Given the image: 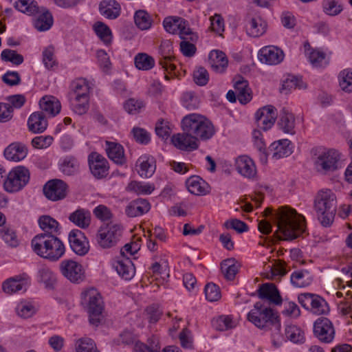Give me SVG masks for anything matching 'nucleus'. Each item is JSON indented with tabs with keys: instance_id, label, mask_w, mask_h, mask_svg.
<instances>
[{
	"instance_id": "1",
	"label": "nucleus",
	"mask_w": 352,
	"mask_h": 352,
	"mask_svg": "<svg viewBox=\"0 0 352 352\" xmlns=\"http://www.w3.org/2000/svg\"><path fill=\"white\" fill-rule=\"evenodd\" d=\"M265 216H272L277 226L275 232L279 239L291 241L305 232V219L297 212L287 206L280 207L275 213L270 208L264 211Z\"/></svg>"
},
{
	"instance_id": "2",
	"label": "nucleus",
	"mask_w": 352,
	"mask_h": 352,
	"mask_svg": "<svg viewBox=\"0 0 352 352\" xmlns=\"http://www.w3.org/2000/svg\"><path fill=\"white\" fill-rule=\"evenodd\" d=\"M34 253L50 261H57L65 254V248L62 241L54 235L38 234L31 241Z\"/></svg>"
},
{
	"instance_id": "3",
	"label": "nucleus",
	"mask_w": 352,
	"mask_h": 352,
	"mask_svg": "<svg viewBox=\"0 0 352 352\" xmlns=\"http://www.w3.org/2000/svg\"><path fill=\"white\" fill-rule=\"evenodd\" d=\"M183 131L192 134L198 142L208 140L214 134V128L212 122L204 116L197 113H190L183 118L182 122Z\"/></svg>"
},
{
	"instance_id": "4",
	"label": "nucleus",
	"mask_w": 352,
	"mask_h": 352,
	"mask_svg": "<svg viewBox=\"0 0 352 352\" xmlns=\"http://www.w3.org/2000/svg\"><path fill=\"white\" fill-rule=\"evenodd\" d=\"M318 219L324 227H329L333 223L337 210L336 195L330 190L318 192L314 203Z\"/></svg>"
},
{
	"instance_id": "5",
	"label": "nucleus",
	"mask_w": 352,
	"mask_h": 352,
	"mask_svg": "<svg viewBox=\"0 0 352 352\" xmlns=\"http://www.w3.org/2000/svg\"><path fill=\"white\" fill-rule=\"evenodd\" d=\"M248 319L259 329L272 330L274 327L278 331L280 327V319L277 313L264 306L261 302L254 304V308L248 314Z\"/></svg>"
},
{
	"instance_id": "6",
	"label": "nucleus",
	"mask_w": 352,
	"mask_h": 352,
	"mask_svg": "<svg viewBox=\"0 0 352 352\" xmlns=\"http://www.w3.org/2000/svg\"><path fill=\"white\" fill-rule=\"evenodd\" d=\"M81 304L89 314L90 323L98 327L101 322L103 302L100 293L95 288H89L81 294Z\"/></svg>"
},
{
	"instance_id": "7",
	"label": "nucleus",
	"mask_w": 352,
	"mask_h": 352,
	"mask_svg": "<svg viewBox=\"0 0 352 352\" xmlns=\"http://www.w3.org/2000/svg\"><path fill=\"white\" fill-rule=\"evenodd\" d=\"M122 231V227L119 223H104L100 227L96 235L97 244L103 249L116 246L121 239Z\"/></svg>"
},
{
	"instance_id": "8",
	"label": "nucleus",
	"mask_w": 352,
	"mask_h": 352,
	"mask_svg": "<svg viewBox=\"0 0 352 352\" xmlns=\"http://www.w3.org/2000/svg\"><path fill=\"white\" fill-rule=\"evenodd\" d=\"M89 87L84 80H79L73 84V91L70 93L71 105L73 111L83 115L89 109Z\"/></svg>"
},
{
	"instance_id": "9",
	"label": "nucleus",
	"mask_w": 352,
	"mask_h": 352,
	"mask_svg": "<svg viewBox=\"0 0 352 352\" xmlns=\"http://www.w3.org/2000/svg\"><path fill=\"white\" fill-rule=\"evenodd\" d=\"M30 180V172L23 166L12 169L8 175L3 186L8 192H16L23 188Z\"/></svg>"
},
{
	"instance_id": "10",
	"label": "nucleus",
	"mask_w": 352,
	"mask_h": 352,
	"mask_svg": "<svg viewBox=\"0 0 352 352\" xmlns=\"http://www.w3.org/2000/svg\"><path fill=\"white\" fill-rule=\"evenodd\" d=\"M298 302L302 307L316 315H325L329 312V307L326 300L319 295L303 293L298 297Z\"/></svg>"
},
{
	"instance_id": "11",
	"label": "nucleus",
	"mask_w": 352,
	"mask_h": 352,
	"mask_svg": "<svg viewBox=\"0 0 352 352\" xmlns=\"http://www.w3.org/2000/svg\"><path fill=\"white\" fill-rule=\"evenodd\" d=\"M339 153L335 150L322 151L316 157L314 165L318 172L327 174L338 168Z\"/></svg>"
},
{
	"instance_id": "12",
	"label": "nucleus",
	"mask_w": 352,
	"mask_h": 352,
	"mask_svg": "<svg viewBox=\"0 0 352 352\" xmlns=\"http://www.w3.org/2000/svg\"><path fill=\"white\" fill-rule=\"evenodd\" d=\"M43 193L49 200L56 201L65 199L68 192V186L63 180L54 179L43 186Z\"/></svg>"
},
{
	"instance_id": "13",
	"label": "nucleus",
	"mask_w": 352,
	"mask_h": 352,
	"mask_svg": "<svg viewBox=\"0 0 352 352\" xmlns=\"http://www.w3.org/2000/svg\"><path fill=\"white\" fill-rule=\"evenodd\" d=\"M314 333L322 342H331L335 336V329L332 322L324 317L318 318L314 324Z\"/></svg>"
},
{
	"instance_id": "14",
	"label": "nucleus",
	"mask_w": 352,
	"mask_h": 352,
	"mask_svg": "<svg viewBox=\"0 0 352 352\" xmlns=\"http://www.w3.org/2000/svg\"><path fill=\"white\" fill-rule=\"evenodd\" d=\"M62 274L74 283H79L84 280L82 266L73 260H64L60 264Z\"/></svg>"
},
{
	"instance_id": "15",
	"label": "nucleus",
	"mask_w": 352,
	"mask_h": 352,
	"mask_svg": "<svg viewBox=\"0 0 352 352\" xmlns=\"http://www.w3.org/2000/svg\"><path fill=\"white\" fill-rule=\"evenodd\" d=\"M276 117V109L272 105L260 108L255 113L257 126L263 131H267L273 126Z\"/></svg>"
},
{
	"instance_id": "16",
	"label": "nucleus",
	"mask_w": 352,
	"mask_h": 352,
	"mask_svg": "<svg viewBox=\"0 0 352 352\" xmlns=\"http://www.w3.org/2000/svg\"><path fill=\"white\" fill-rule=\"evenodd\" d=\"M72 250L79 256H84L89 250L88 239L85 234L80 230H72L68 236Z\"/></svg>"
},
{
	"instance_id": "17",
	"label": "nucleus",
	"mask_w": 352,
	"mask_h": 352,
	"mask_svg": "<svg viewBox=\"0 0 352 352\" xmlns=\"http://www.w3.org/2000/svg\"><path fill=\"white\" fill-rule=\"evenodd\" d=\"M89 168L92 175L97 179L105 177L109 173V163L101 155L94 152L88 157Z\"/></svg>"
},
{
	"instance_id": "18",
	"label": "nucleus",
	"mask_w": 352,
	"mask_h": 352,
	"mask_svg": "<svg viewBox=\"0 0 352 352\" xmlns=\"http://www.w3.org/2000/svg\"><path fill=\"white\" fill-rule=\"evenodd\" d=\"M171 142L177 148L184 151H192L199 147V143L192 134H189L186 131L173 135Z\"/></svg>"
},
{
	"instance_id": "19",
	"label": "nucleus",
	"mask_w": 352,
	"mask_h": 352,
	"mask_svg": "<svg viewBox=\"0 0 352 352\" xmlns=\"http://www.w3.org/2000/svg\"><path fill=\"white\" fill-rule=\"evenodd\" d=\"M159 53L161 56L159 59V63L162 68L166 71H173L175 69L176 66L173 63L175 60V56L173 54V47L170 41L166 40L161 43Z\"/></svg>"
},
{
	"instance_id": "20",
	"label": "nucleus",
	"mask_w": 352,
	"mask_h": 352,
	"mask_svg": "<svg viewBox=\"0 0 352 352\" xmlns=\"http://www.w3.org/2000/svg\"><path fill=\"white\" fill-rule=\"evenodd\" d=\"M258 58L262 63L267 65H277L283 61L284 53L276 47L266 46L259 51Z\"/></svg>"
},
{
	"instance_id": "21",
	"label": "nucleus",
	"mask_w": 352,
	"mask_h": 352,
	"mask_svg": "<svg viewBox=\"0 0 352 352\" xmlns=\"http://www.w3.org/2000/svg\"><path fill=\"white\" fill-rule=\"evenodd\" d=\"M291 142L287 139L280 140L273 142L267 149V156L271 155L274 160H279L290 155L292 148Z\"/></svg>"
},
{
	"instance_id": "22",
	"label": "nucleus",
	"mask_w": 352,
	"mask_h": 352,
	"mask_svg": "<svg viewBox=\"0 0 352 352\" xmlns=\"http://www.w3.org/2000/svg\"><path fill=\"white\" fill-rule=\"evenodd\" d=\"M235 167L237 172L247 178H253L256 174L254 162L247 155H241L236 159Z\"/></svg>"
},
{
	"instance_id": "23",
	"label": "nucleus",
	"mask_w": 352,
	"mask_h": 352,
	"mask_svg": "<svg viewBox=\"0 0 352 352\" xmlns=\"http://www.w3.org/2000/svg\"><path fill=\"white\" fill-rule=\"evenodd\" d=\"M248 34L252 37L263 35L267 29V23L258 15L249 16L246 21Z\"/></svg>"
},
{
	"instance_id": "24",
	"label": "nucleus",
	"mask_w": 352,
	"mask_h": 352,
	"mask_svg": "<svg viewBox=\"0 0 352 352\" xmlns=\"http://www.w3.org/2000/svg\"><path fill=\"white\" fill-rule=\"evenodd\" d=\"M113 267L118 274L125 280H131L135 275V267L129 257L123 256L115 261Z\"/></svg>"
},
{
	"instance_id": "25",
	"label": "nucleus",
	"mask_w": 352,
	"mask_h": 352,
	"mask_svg": "<svg viewBox=\"0 0 352 352\" xmlns=\"http://www.w3.org/2000/svg\"><path fill=\"white\" fill-rule=\"evenodd\" d=\"M234 88L240 103L245 104L252 100V92L248 82L243 77L239 76L234 79Z\"/></svg>"
},
{
	"instance_id": "26",
	"label": "nucleus",
	"mask_w": 352,
	"mask_h": 352,
	"mask_svg": "<svg viewBox=\"0 0 352 352\" xmlns=\"http://www.w3.org/2000/svg\"><path fill=\"white\" fill-rule=\"evenodd\" d=\"M28 151V148L24 144L15 142L5 149L4 156L8 160L19 162L27 156Z\"/></svg>"
},
{
	"instance_id": "27",
	"label": "nucleus",
	"mask_w": 352,
	"mask_h": 352,
	"mask_svg": "<svg viewBox=\"0 0 352 352\" xmlns=\"http://www.w3.org/2000/svg\"><path fill=\"white\" fill-rule=\"evenodd\" d=\"M138 171L140 177H151L155 173L156 166L153 157L148 155H141L137 161Z\"/></svg>"
},
{
	"instance_id": "28",
	"label": "nucleus",
	"mask_w": 352,
	"mask_h": 352,
	"mask_svg": "<svg viewBox=\"0 0 352 352\" xmlns=\"http://www.w3.org/2000/svg\"><path fill=\"white\" fill-rule=\"evenodd\" d=\"M47 120L43 112H34L28 120V129L34 133H43L47 129Z\"/></svg>"
},
{
	"instance_id": "29",
	"label": "nucleus",
	"mask_w": 352,
	"mask_h": 352,
	"mask_svg": "<svg viewBox=\"0 0 352 352\" xmlns=\"http://www.w3.org/2000/svg\"><path fill=\"white\" fill-rule=\"evenodd\" d=\"M260 298L267 299L275 305H280L282 298L276 287L272 283H265L261 285L258 289Z\"/></svg>"
},
{
	"instance_id": "30",
	"label": "nucleus",
	"mask_w": 352,
	"mask_h": 352,
	"mask_svg": "<svg viewBox=\"0 0 352 352\" xmlns=\"http://www.w3.org/2000/svg\"><path fill=\"white\" fill-rule=\"evenodd\" d=\"M36 14H38V16L34 22L35 28L40 32L50 30L54 23L51 12L47 8L41 7Z\"/></svg>"
},
{
	"instance_id": "31",
	"label": "nucleus",
	"mask_w": 352,
	"mask_h": 352,
	"mask_svg": "<svg viewBox=\"0 0 352 352\" xmlns=\"http://www.w3.org/2000/svg\"><path fill=\"white\" fill-rule=\"evenodd\" d=\"M120 6L116 0H103L99 5V11L105 18L115 19L120 14Z\"/></svg>"
},
{
	"instance_id": "32",
	"label": "nucleus",
	"mask_w": 352,
	"mask_h": 352,
	"mask_svg": "<svg viewBox=\"0 0 352 352\" xmlns=\"http://www.w3.org/2000/svg\"><path fill=\"white\" fill-rule=\"evenodd\" d=\"M68 219L76 226L82 229H85L89 226L91 215V212L85 208H78L69 214Z\"/></svg>"
},
{
	"instance_id": "33",
	"label": "nucleus",
	"mask_w": 352,
	"mask_h": 352,
	"mask_svg": "<svg viewBox=\"0 0 352 352\" xmlns=\"http://www.w3.org/2000/svg\"><path fill=\"white\" fill-rule=\"evenodd\" d=\"M106 146V152L110 160L120 165H122L126 162L124 148L121 144L107 141Z\"/></svg>"
},
{
	"instance_id": "34",
	"label": "nucleus",
	"mask_w": 352,
	"mask_h": 352,
	"mask_svg": "<svg viewBox=\"0 0 352 352\" xmlns=\"http://www.w3.org/2000/svg\"><path fill=\"white\" fill-rule=\"evenodd\" d=\"M150 208V204L147 200L138 199L131 202L126 207L125 212L129 217H135L146 213L149 211Z\"/></svg>"
},
{
	"instance_id": "35",
	"label": "nucleus",
	"mask_w": 352,
	"mask_h": 352,
	"mask_svg": "<svg viewBox=\"0 0 352 352\" xmlns=\"http://www.w3.org/2000/svg\"><path fill=\"white\" fill-rule=\"evenodd\" d=\"M188 191L196 195H206L209 192V186L200 177L193 175L186 180Z\"/></svg>"
},
{
	"instance_id": "36",
	"label": "nucleus",
	"mask_w": 352,
	"mask_h": 352,
	"mask_svg": "<svg viewBox=\"0 0 352 352\" xmlns=\"http://www.w3.org/2000/svg\"><path fill=\"white\" fill-rule=\"evenodd\" d=\"M208 61L212 69L217 73H223L228 63L226 54L219 50L211 51Z\"/></svg>"
},
{
	"instance_id": "37",
	"label": "nucleus",
	"mask_w": 352,
	"mask_h": 352,
	"mask_svg": "<svg viewBox=\"0 0 352 352\" xmlns=\"http://www.w3.org/2000/svg\"><path fill=\"white\" fill-rule=\"evenodd\" d=\"M41 112L43 114H48L50 116H55L60 111V103L53 96H44L39 101Z\"/></svg>"
},
{
	"instance_id": "38",
	"label": "nucleus",
	"mask_w": 352,
	"mask_h": 352,
	"mask_svg": "<svg viewBox=\"0 0 352 352\" xmlns=\"http://www.w3.org/2000/svg\"><path fill=\"white\" fill-rule=\"evenodd\" d=\"M278 125L279 126L280 129L285 133H295L294 116L291 112H289L285 108H283L280 112Z\"/></svg>"
},
{
	"instance_id": "39",
	"label": "nucleus",
	"mask_w": 352,
	"mask_h": 352,
	"mask_svg": "<svg viewBox=\"0 0 352 352\" xmlns=\"http://www.w3.org/2000/svg\"><path fill=\"white\" fill-rule=\"evenodd\" d=\"M27 286L26 280L19 277H11L6 280L2 284L3 291L8 294H12L20 291H25Z\"/></svg>"
},
{
	"instance_id": "40",
	"label": "nucleus",
	"mask_w": 352,
	"mask_h": 352,
	"mask_svg": "<svg viewBox=\"0 0 352 352\" xmlns=\"http://www.w3.org/2000/svg\"><path fill=\"white\" fill-rule=\"evenodd\" d=\"M38 224L41 229L43 231L42 234L57 236L59 233L58 222L50 216H41L38 219Z\"/></svg>"
},
{
	"instance_id": "41",
	"label": "nucleus",
	"mask_w": 352,
	"mask_h": 352,
	"mask_svg": "<svg viewBox=\"0 0 352 352\" xmlns=\"http://www.w3.org/2000/svg\"><path fill=\"white\" fill-rule=\"evenodd\" d=\"M0 236L1 239L10 248H16L20 244L15 230L10 226H3L0 228Z\"/></svg>"
},
{
	"instance_id": "42",
	"label": "nucleus",
	"mask_w": 352,
	"mask_h": 352,
	"mask_svg": "<svg viewBox=\"0 0 352 352\" xmlns=\"http://www.w3.org/2000/svg\"><path fill=\"white\" fill-rule=\"evenodd\" d=\"M14 7L28 15H35L39 11L38 3L34 0H18L15 2Z\"/></svg>"
},
{
	"instance_id": "43",
	"label": "nucleus",
	"mask_w": 352,
	"mask_h": 352,
	"mask_svg": "<svg viewBox=\"0 0 352 352\" xmlns=\"http://www.w3.org/2000/svg\"><path fill=\"white\" fill-rule=\"evenodd\" d=\"M305 88H306V85L301 77L289 76L283 81L280 91L287 94L293 89H301Z\"/></svg>"
},
{
	"instance_id": "44",
	"label": "nucleus",
	"mask_w": 352,
	"mask_h": 352,
	"mask_svg": "<svg viewBox=\"0 0 352 352\" xmlns=\"http://www.w3.org/2000/svg\"><path fill=\"white\" fill-rule=\"evenodd\" d=\"M290 280L292 284L297 287H306L310 284L311 280L307 270L294 272L291 275Z\"/></svg>"
},
{
	"instance_id": "45",
	"label": "nucleus",
	"mask_w": 352,
	"mask_h": 352,
	"mask_svg": "<svg viewBox=\"0 0 352 352\" xmlns=\"http://www.w3.org/2000/svg\"><path fill=\"white\" fill-rule=\"evenodd\" d=\"M285 335L287 340L294 343H301L305 340L303 331L294 324H289L285 327Z\"/></svg>"
},
{
	"instance_id": "46",
	"label": "nucleus",
	"mask_w": 352,
	"mask_h": 352,
	"mask_svg": "<svg viewBox=\"0 0 352 352\" xmlns=\"http://www.w3.org/2000/svg\"><path fill=\"white\" fill-rule=\"evenodd\" d=\"M134 21L135 25L142 30L149 29L153 22L151 15L144 10H140L135 12Z\"/></svg>"
},
{
	"instance_id": "47",
	"label": "nucleus",
	"mask_w": 352,
	"mask_h": 352,
	"mask_svg": "<svg viewBox=\"0 0 352 352\" xmlns=\"http://www.w3.org/2000/svg\"><path fill=\"white\" fill-rule=\"evenodd\" d=\"M135 67L140 70H149L155 66L154 58L145 53L138 54L134 58Z\"/></svg>"
},
{
	"instance_id": "48",
	"label": "nucleus",
	"mask_w": 352,
	"mask_h": 352,
	"mask_svg": "<svg viewBox=\"0 0 352 352\" xmlns=\"http://www.w3.org/2000/svg\"><path fill=\"white\" fill-rule=\"evenodd\" d=\"M252 135L254 146L260 152V160L262 162L266 163L267 160V150L261 131L257 129L254 130Z\"/></svg>"
},
{
	"instance_id": "49",
	"label": "nucleus",
	"mask_w": 352,
	"mask_h": 352,
	"mask_svg": "<svg viewBox=\"0 0 352 352\" xmlns=\"http://www.w3.org/2000/svg\"><path fill=\"white\" fill-rule=\"evenodd\" d=\"M94 31L96 35L106 45H109L112 41V33L110 28L101 21L96 22L94 25Z\"/></svg>"
},
{
	"instance_id": "50",
	"label": "nucleus",
	"mask_w": 352,
	"mask_h": 352,
	"mask_svg": "<svg viewBox=\"0 0 352 352\" xmlns=\"http://www.w3.org/2000/svg\"><path fill=\"white\" fill-rule=\"evenodd\" d=\"M212 324L215 329L223 331L234 328L236 322L230 316H221L212 320Z\"/></svg>"
},
{
	"instance_id": "51",
	"label": "nucleus",
	"mask_w": 352,
	"mask_h": 352,
	"mask_svg": "<svg viewBox=\"0 0 352 352\" xmlns=\"http://www.w3.org/2000/svg\"><path fill=\"white\" fill-rule=\"evenodd\" d=\"M221 270L227 280H232L238 272V266L234 259L228 258L221 263Z\"/></svg>"
},
{
	"instance_id": "52",
	"label": "nucleus",
	"mask_w": 352,
	"mask_h": 352,
	"mask_svg": "<svg viewBox=\"0 0 352 352\" xmlns=\"http://www.w3.org/2000/svg\"><path fill=\"white\" fill-rule=\"evenodd\" d=\"M128 188L138 194L150 195L155 190V186L150 183L133 181L129 184Z\"/></svg>"
},
{
	"instance_id": "53",
	"label": "nucleus",
	"mask_w": 352,
	"mask_h": 352,
	"mask_svg": "<svg viewBox=\"0 0 352 352\" xmlns=\"http://www.w3.org/2000/svg\"><path fill=\"white\" fill-rule=\"evenodd\" d=\"M323 12L331 16L338 15L343 10L338 0H322Z\"/></svg>"
},
{
	"instance_id": "54",
	"label": "nucleus",
	"mask_w": 352,
	"mask_h": 352,
	"mask_svg": "<svg viewBox=\"0 0 352 352\" xmlns=\"http://www.w3.org/2000/svg\"><path fill=\"white\" fill-rule=\"evenodd\" d=\"M1 58L3 61L10 62L15 65H21L24 60L23 56L21 54L10 49L3 50L1 54Z\"/></svg>"
},
{
	"instance_id": "55",
	"label": "nucleus",
	"mask_w": 352,
	"mask_h": 352,
	"mask_svg": "<svg viewBox=\"0 0 352 352\" xmlns=\"http://www.w3.org/2000/svg\"><path fill=\"white\" fill-rule=\"evenodd\" d=\"M78 168V164L72 157H65L60 165V170L67 175L74 174Z\"/></svg>"
},
{
	"instance_id": "56",
	"label": "nucleus",
	"mask_w": 352,
	"mask_h": 352,
	"mask_svg": "<svg viewBox=\"0 0 352 352\" xmlns=\"http://www.w3.org/2000/svg\"><path fill=\"white\" fill-rule=\"evenodd\" d=\"M340 86L346 92H352V71L344 69L339 75Z\"/></svg>"
},
{
	"instance_id": "57",
	"label": "nucleus",
	"mask_w": 352,
	"mask_h": 352,
	"mask_svg": "<svg viewBox=\"0 0 352 352\" xmlns=\"http://www.w3.org/2000/svg\"><path fill=\"white\" fill-rule=\"evenodd\" d=\"M40 280L47 287H52L56 282V277L54 272L49 268L43 267L38 271Z\"/></svg>"
},
{
	"instance_id": "58",
	"label": "nucleus",
	"mask_w": 352,
	"mask_h": 352,
	"mask_svg": "<svg viewBox=\"0 0 352 352\" xmlns=\"http://www.w3.org/2000/svg\"><path fill=\"white\" fill-rule=\"evenodd\" d=\"M43 63L47 69H52L57 65L54 56V47L52 45L47 47L43 52Z\"/></svg>"
},
{
	"instance_id": "59",
	"label": "nucleus",
	"mask_w": 352,
	"mask_h": 352,
	"mask_svg": "<svg viewBox=\"0 0 352 352\" xmlns=\"http://www.w3.org/2000/svg\"><path fill=\"white\" fill-rule=\"evenodd\" d=\"M325 57L326 54L323 52L312 50L309 55V60L314 67H323L327 64Z\"/></svg>"
},
{
	"instance_id": "60",
	"label": "nucleus",
	"mask_w": 352,
	"mask_h": 352,
	"mask_svg": "<svg viewBox=\"0 0 352 352\" xmlns=\"http://www.w3.org/2000/svg\"><path fill=\"white\" fill-rule=\"evenodd\" d=\"M181 23H184V19L180 17H167L163 21L164 29L169 33L174 34Z\"/></svg>"
},
{
	"instance_id": "61",
	"label": "nucleus",
	"mask_w": 352,
	"mask_h": 352,
	"mask_svg": "<svg viewBox=\"0 0 352 352\" xmlns=\"http://www.w3.org/2000/svg\"><path fill=\"white\" fill-rule=\"evenodd\" d=\"M182 104L188 110H193L199 107V100L193 92L188 91L182 96Z\"/></svg>"
},
{
	"instance_id": "62",
	"label": "nucleus",
	"mask_w": 352,
	"mask_h": 352,
	"mask_svg": "<svg viewBox=\"0 0 352 352\" xmlns=\"http://www.w3.org/2000/svg\"><path fill=\"white\" fill-rule=\"evenodd\" d=\"M204 292L206 298L210 302L217 301L221 298L219 287L212 283H208L205 286Z\"/></svg>"
},
{
	"instance_id": "63",
	"label": "nucleus",
	"mask_w": 352,
	"mask_h": 352,
	"mask_svg": "<svg viewBox=\"0 0 352 352\" xmlns=\"http://www.w3.org/2000/svg\"><path fill=\"white\" fill-rule=\"evenodd\" d=\"M77 352H100L96 346V344L91 338H85L79 340L76 348Z\"/></svg>"
},
{
	"instance_id": "64",
	"label": "nucleus",
	"mask_w": 352,
	"mask_h": 352,
	"mask_svg": "<svg viewBox=\"0 0 352 352\" xmlns=\"http://www.w3.org/2000/svg\"><path fill=\"white\" fill-rule=\"evenodd\" d=\"M53 141L54 138L51 135H41L34 138L31 144L34 148L42 149L49 147Z\"/></svg>"
}]
</instances>
